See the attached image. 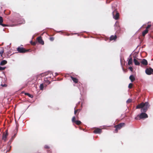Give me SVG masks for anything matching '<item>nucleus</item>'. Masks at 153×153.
Instances as JSON below:
<instances>
[{
    "label": "nucleus",
    "instance_id": "obj_8",
    "mask_svg": "<svg viewBox=\"0 0 153 153\" xmlns=\"http://www.w3.org/2000/svg\"><path fill=\"white\" fill-rule=\"evenodd\" d=\"M5 132H4L3 134L2 139L4 141H6V140L7 137L8 135V133L7 132V130H6Z\"/></svg>",
    "mask_w": 153,
    "mask_h": 153
},
{
    "label": "nucleus",
    "instance_id": "obj_18",
    "mask_svg": "<svg viewBox=\"0 0 153 153\" xmlns=\"http://www.w3.org/2000/svg\"><path fill=\"white\" fill-rule=\"evenodd\" d=\"M25 95H27L30 98H32L33 97V96L32 95L28 93H25Z\"/></svg>",
    "mask_w": 153,
    "mask_h": 153
},
{
    "label": "nucleus",
    "instance_id": "obj_12",
    "mask_svg": "<svg viewBox=\"0 0 153 153\" xmlns=\"http://www.w3.org/2000/svg\"><path fill=\"white\" fill-rule=\"evenodd\" d=\"M134 62L135 65H140V62L136 59L134 58Z\"/></svg>",
    "mask_w": 153,
    "mask_h": 153
},
{
    "label": "nucleus",
    "instance_id": "obj_30",
    "mask_svg": "<svg viewBox=\"0 0 153 153\" xmlns=\"http://www.w3.org/2000/svg\"><path fill=\"white\" fill-rule=\"evenodd\" d=\"M1 85L2 87H6L7 86V85L5 84H1Z\"/></svg>",
    "mask_w": 153,
    "mask_h": 153
},
{
    "label": "nucleus",
    "instance_id": "obj_11",
    "mask_svg": "<svg viewBox=\"0 0 153 153\" xmlns=\"http://www.w3.org/2000/svg\"><path fill=\"white\" fill-rule=\"evenodd\" d=\"M141 63L144 65H148V62L146 59H143L141 62Z\"/></svg>",
    "mask_w": 153,
    "mask_h": 153
},
{
    "label": "nucleus",
    "instance_id": "obj_24",
    "mask_svg": "<svg viewBox=\"0 0 153 153\" xmlns=\"http://www.w3.org/2000/svg\"><path fill=\"white\" fill-rule=\"evenodd\" d=\"M79 111H80V110H79V109H77L76 110H75L74 112V114H76L77 112H78V113H79Z\"/></svg>",
    "mask_w": 153,
    "mask_h": 153
},
{
    "label": "nucleus",
    "instance_id": "obj_26",
    "mask_svg": "<svg viewBox=\"0 0 153 153\" xmlns=\"http://www.w3.org/2000/svg\"><path fill=\"white\" fill-rule=\"evenodd\" d=\"M151 25H148L147 27H146V30H148V29H149V28H150L151 27Z\"/></svg>",
    "mask_w": 153,
    "mask_h": 153
},
{
    "label": "nucleus",
    "instance_id": "obj_16",
    "mask_svg": "<svg viewBox=\"0 0 153 153\" xmlns=\"http://www.w3.org/2000/svg\"><path fill=\"white\" fill-rule=\"evenodd\" d=\"M132 59L131 57H130L128 61V64L129 65L132 64Z\"/></svg>",
    "mask_w": 153,
    "mask_h": 153
},
{
    "label": "nucleus",
    "instance_id": "obj_34",
    "mask_svg": "<svg viewBox=\"0 0 153 153\" xmlns=\"http://www.w3.org/2000/svg\"><path fill=\"white\" fill-rule=\"evenodd\" d=\"M78 114H79V113H78V114L76 115V119H79V117L78 116Z\"/></svg>",
    "mask_w": 153,
    "mask_h": 153
},
{
    "label": "nucleus",
    "instance_id": "obj_36",
    "mask_svg": "<svg viewBox=\"0 0 153 153\" xmlns=\"http://www.w3.org/2000/svg\"><path fill=\"white\" fill-rule=\"evenodd\" d=\"M48 78H49V77H46V78L47 79H48Z\"/></svg>",
    "mask_w": 153,
    "mask_h": 153
},
{
    "label": "nucleus",
    "instance_id": "obj_14",
    "mask_svg": "<svg viewBox=\"0 0 153 153\" xmlns=\"http://www.w3.org/2000/svg\"><path fill=\"white\" fill-rule=\"evenodd\" d=\"M129 79L132 82H134L135 80V77L133 75L130 76H129Z\"/></svg>",
    "mask_w": 153,
    "mask_h": 153
},
{
    "label": "nucleus",
    "instance_id": "obj_9",
    "mask_svg": "<svg viewBox=\"0 0 153 153\" xmlns=\"http://www.w3.org/2000/svg\"><path fill=\"white\" fill-rule=\"evenodd\" d=\"M3 22V18L1 16H0V25L3 27L8 26L9 25H7L2 24Z\"/></svg>",
    "mask_w": 153,
    "mask_h": 153
},
{
    "label": "nucleus",
    "instance_id": "obj_13",
    "mask_svg": "<svg viewBox=\"0 0 153 153\" xmlns=\"http://www.w3.org/2000/svg\"><path fill=\"white\" fill-rule=\"evenodd\" d=\"M71 77L74 82H75V83H78V80L76 78L72 76H71Z\"/></svg>",
    "mask_w": 153,
    "mask_h": 153
},
{
    "label": "nucleus",
    "instance_id": "obj_5",
    "mask_svg": "<svg viewBox=\"0 0 153 153\" xmlns=\"http://www.w3.org/2000/svg\"><path fill=\"white\" fill-rule=\"evenodd\" d=\"M145 72L146 74L150 75L152 74H153V69L151 68H147L145 70Z\"/></svg>",
    "mask_w": 153,
    "mask_h": 153
},
{
    "label": "nucleus",
    "instance_id": "obj_19",
    "mask_svg": "<svg viewBox=\"0 0 153 153\" xmlns=\"http://www.w3.org/2000/svg\"><path fill=\"white\" fill-rule=\"evenodd\" d=\"M76 117L75 116L73 117L72 119V121L73 123H75V122L76 121Z\"/></svg>",
    "mask_w": 153,
    "mask_h": 153
},
{
    "label": "nucleus",
    "instance_id": "obj_27",
    "mask_svg": "<svg viewBox=\"0 0 153 153\" xmlns=\"http://www.w3.org/2000/svg\"><path fill=\"white\" fill-rule=\"evenodd\" d=\"M132 101V100L130 99H128L127 101V103H130Z\"/></svg>",
    "mask_w": 153,
    "mask_h": 153
},
{
    "label": "nucleus",
    "instance_id": "obj_3",
    "mask_svg": "<svg viewBox=\"0 0 153 153\" xmlns=\"http://www.w3.org/2000/svg\"><path fill=\"white\" fill-rule=\"evenodd\" d=\"M17 50L18 53H24L28 52H29L30 49H26L23 47H19L17 49Z\"/></svg>",
    "mask_w": 153,
    "mask_h": 153
},
{
    "label": "nucleus",
    "instance_id": "obj_32",
    "mask_svg": "<svg viewBox=\"0 0 153 153\" xmlns=\"http://www.w3.org/2000/svg\"><path fill=\"white\" fill-rule=\"evenodd\" d=\"M129 69H130L131 71H133V69L132 67H129Z\"/></svg>",
    "mask_w": 153,
    "mask_h": 153
},
{
    "label": "nucleus",
    "instance_id": "obj_1",
    "mask_svg": "<svg viewBox=\"0 0 153 153\" xmlns=\"http://www.w3.org/2000/svg\"><path fill=\"white\" fill-rule=\"evenodd\" d=\"M150 106L149 103L148 102H142L138 104L136 107V109L141 108V111L142 112L140 114L138 115L135 117L136 120L145 119L148 117V115L145 113L146 112Z\"/></svg>",
    "mask_w": 153,
    "mask_h": 153
},
{
    "label": "nucleus",
    "instance_id": "obj_7",
    "mask_svg": "<svg viewBox=\"0 0 153 153\" xmlns=\"http://www.w3.org/2000/svg\"><path fill=\"white\" fill-rule=\"evenodd\" d=\"M102 131V129L99 128H96L93 131V132L95 134H100Z\"/></svg>",
    "mask_w": 153,
    "mask_h": 153
},
{
    "label": "nucleus",
    "instance_id": "obj_37",
    "mask_svg": "<svg viewBox=\"0 0 153 153\" xmlns=\"http://www.w3.org/2000/svg\"><path fill=\"white\" fill-rule=\"evenodd\" d=\"M68 36H69V34H68L67 35Z\"/></svg>",
    "mask_w": 153,
    "mask_h": 153
},
{
    "label": "nucleus",
    "instance_id": "obj_15",
    "mask_svg": "<svg viewBox=\"0 0 153 153\" xmlns=\"http://www.w3.org/2000/svg\"><path fill=\"white\" fill-rule=\"evenodd\" d=\"M7 63V61L5 60H3L0 63V65H4L5 64H6Z\"/></svg>",
    "mask_w": 153,
    "mask_h": 153
},
{
    "label": "nucleus",
    "instance_id": "obj_31",
    "mask_svg": "<svg viewBox=\"0 0 153 153\" xmlns=\"http://www.w3.org/2000/svg\"><path fill=\"white\" fill-rule=\"evenodd\" d=\"M45 148L47 149H48L49 148V146L47 145L45 146Z\"/></svg>",
    "mask_w": 153,
    "mask_h": 153
},
{
    "label": "nucleus",
    "instance_id": "obj_21",
    "mask_svg": "<svg viewBox=\"0 0 153 153\" xmlns=\"http://www.w3.org/2000/svg\"><path fill=\"white\" fill-rule=\"evenodd\" d=\"M40 89L41 90H43L44 88V85L43 84H41L40 86Z\"/></svg>",
    "mask_w": 153,
    "mask_h": 153
},
{
    "label": "nucleus",
    "instance_id": "obj_22",
    "mask_svg": "<svg viewBox=\"0 0 153 153\" xmlns=\"http://www.w3.org/2000/svg\"><path fill=\"white\" fill-rule=\"evenodd\" d=\"M37 43V42H33L32 41L31 42V44L32 45H35Z\"/></svg>",
    "mask_w": 153,
    "mask_h": 153
},
{
    "label": "nucleus",
    "instance_id": "obj_35",
    "mask_svg": "<svg viewBox=\"0 0 153 153\" xmlns=\"http://www.w3.org/2000/svg\"><path fill=\"white\" fill-rule=\"evenodd\" d=\"M57 75H58V74H57V73H56V74H55V76H57Z\"/></svg>",
    "mask_w": 153,
    "mask_h": 153
},
{
    "label": "nucleus",
    "instance_id": "obj_23",
    "mask_svg": "<svg viewBox=\"0 0 153 153\" xmlns=\"http://www.w3.org/2000/svg\"><path fill=\"white\" fill-rule=\"evenodd\" d=\"M133 84L131 83L129 84L128 86V87L129 88H131L132 87Z\"/></svg>",
    "mask_w": 153,
    "mask_h": 153
},
{
    "label": "nucleus",
    "instance_id": "obj_29",
    "mask_svg": "<svg viewBox=\"0 0 153 153\" xmlns=\"http://www.w3.org/2000/svg\"><path fill=\"white\" fill-rule=\"evenodd\" d=\"M49 39L51 41H53L54 39V38L53 37H51Z\"/></svg>",
    "mask_w": 153,
    "mask_h": 153
},
{
    "label": "nucleus",
    "instance_id": "obj_2",
    "mask_svg": "<svg viewBox=\"0 0 153 153\" xmlns=\"http://www.w3.org/2000/svg\"><path fill=\"white\" fill-rule=\"evenodd\" d=\"M117 7L116 5H113L112 9L113 10L112 13L113 18L116 20H117L119 18V13L117 11V8H116Z\"/></svg>",
    "mask_w": 153,
    "mask_h": 153
},
{
    "label": "nucleus",
    "instance_id": "obj_28",
    "mask_svg": "<svg viewBox=\"0 0 153 153\" xmlns=\"http://www.w3.org/2000/svg\"><path fill=\"white\" fill-rule=\"evenodd\" d=\"M4 49H3L2 50L0 51V54H1V55H2V54L4 53Z\"/></svg>",
    "mask_w": 153,
    "mask_h": 153
},
{
    "label": "nucleus",
    "instance_id": "obj_17",
    "mask_svg": "<svg viewBox=\"0 0 153 153\" xmlns=\"http://www.w3.org/2000/svg\"><path fill=\"white\" fill-rule=\"evenodd\" d=\"M148 30L146 29L145 30L143 31L142 32V35L144 36L148 32Z\"/></svg>",
    "mask_w": 153,
    "mask_h": 153
},
{
    "label": "nucleus",
    "instance_id": "obj_6",
    "mask_svg": "<svg viewBox=\"0 0 153 153\" xmlns=\"http://www.w3.org/2000/svg\"><path fill=\"white\" fill-rule=\"evenodd\" d=\"M36 40L40 44L42 45H44V41L42 39L41 36H39L36 38Z\"/></svg>",
    "mask_w": 153,
    "mask_h": 153
},
{
    "label": "nucleus",
    "instance_id": "obj_4",
    "mask_svg": "<svg viewBox=\"0 0 153 153\" xmlns=\"http://www.w3.org/2000/svg\"><path fill=\"white\" fill-rule=\"evenodd\" d=\"M125 125V124L123 123H121L118 125L114 126V128H115L114 133H117L118 130L120 129Z\"/></svg>",
    "mask_w": 153,
    "mask_h": 153
},
{
    "label": "nucleus",
    "instance_id": "obj_25",
    "mask_svg": "<svg viewBox=\"0 0 153 153\" xmlns=\"http://www.w3.org/2000/svg\"><path fill=\"white\" fill-rule=\"evenodd\" d=\"M6 68V67H2L0 66V70H3L5 69Z\"/></svg>",
    "mask_w": 153,
    "mask_h": 153
},
{
    "label": "nucleus",
    "instance_id": "obj_33",
    "mask_svg": "<svg viewBox=\"0 0 153 153\" xmlns=\"http://www.w3.org/2000/svg\"><path fill=\"white\" fill-rule=\"evenodd\" d=\"M11 27H14L16 26V25H12L10 26Z\"/></svg>",
    "mask_w": 153,
    "mask_h": 153
},
{
    "label": "nucleus",
    "instance_id": "obj_20",
    "mask_svg": "<svg viewBox=\"0 0 153 153\" xmlns=\"http://www.w3.org/2000/svg\"><path fill=\"white\" fill-rule=\"evenodd\" d=\"M75 123L77 125H79L81 123V122L79 120H76Z\"/></svg>",
    "mask_w": 153,
    "mask_h": 153
},
{
    "label": "nucleus",
    "instance_id": "obj_10",
    "mask_svg": "<svg viewBox=\"0 0 153 153\" xmlns=\"http://www.w3.org/2000/svg\"><path fill=\"white\" fill-rule=\"evenodd\" d=\"M117 38V36L116 35L114 36L112 35L111 36L110 38V41L115 40Z\"/></svg>",
    "mask_w": 153,
    "mask_h": 153
}]
</instances>
